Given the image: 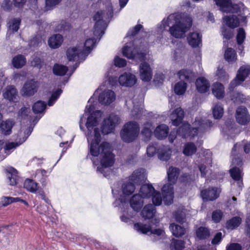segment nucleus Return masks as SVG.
<instances>
[{"mask_svg":"<svg viewBox=\"0 0 250 250\" xmlns=\"http://www.w3.org/2000/svg\"><path fill=\"white\" fill-rule=\"evenodd\" d=\"M93 109V105L86 106L85 113L81 118L80 127L82 130L83 129L82 124L87 118L85 135L89 143L90 153L93 157H100V165L97 167L96 170L103 173L105 177H107L112 172L109 167L114 163V155L111 152V146L109 143L103 142L99 144L101 134L98 126L102 113L99 110L91 113Z\"/></svg>","mask_w":250,"mask_h":250,"instance_id":"1","label":"nucleus"},{"mask_svg":"<svg viewBox=\"0 0 250 250\" xmlns=\"http://www.w3.org/2000/svg\"><path fill=\"white\" fill-rule=\"evenodd\" d=\"M192 19L188 16L182 17L180 15H170L167 20H164L162 23L164 28L169 27L170 34L175 38L181 39L185 37V34L191 26Z\"/></svg>","mask_w":250,"mask_h":250,"instance_id":"2","label":"nucleus"},{"mask_svg":"<svg viewBox=\"0 0 250 250\" xmlns=\"http://www.w3.org/2000/svg\"><path fill=\"white\" fill-rule=\"evenodd\" d=\"M212 126V123L206 120L203 116L196 117L192 128L188 123H184L177 131V134L184 138L193 137L198 133H203L208 130Z\"/></svg>","mask_w":250,"mask_h":250,"instance_id":"3","label":"nucleus"},{"mask_svg":"<svg viewBox=\"0 0 250 250\" xmlns=\"http://www.w3.org/2000/svg\"><path fill=\"white\" fill-rule=\"evenodd\" d=\"M167 176L169 183L165 185L162 191L164 196V201L166 205H170L173 202L174 191L173 185L175 183L178 175L179 169L176 167H170L167 170Z\"/></svg>","mask_w":250,"mask_h":250,"instance_id":"4","label":"nucleus"},{"mask_svg":"<svg viewBox=\"0 0 250 250\" xmlns=\"http://www.w3.org/2000/svg\"><path fill=\"white\" fill-rule=\"evenodd\" d=\"M113 10L111 6L107 8V12L105 14L103 11H98L94 15L93 18L96 21L94 26V35L96 37H101L104 34L103 30L105 27V20L112 17Z\"/></svg>","mask_w":250,"mask_h":250,"instance_id":"5","label":"nucleus"},{"mask_svg":"<svg viewBox=\"0 0 250 250\" xmlns=\"http://www.w3.org/2000/svg\"><path fill=\"white\" fill-rule=\"evenodd\" d=\"M140 133L139 125L136 122L126 123L122 129L120 135L125 142L130 143L136 139Z\"/></svg>","mask_w":250,"mask_h":250,"instance_id":"6","label":"nucleus"},{"mask_svg":"<svg viewBox=\"0 0 250 250\" xmlns=\"http://www.w3.org/2000/svg\"><path fill=\"white\" fill-rule=\"evenodd\" d=\"M250 74V65L241 66L237 72L236 77L231 82L229 88L232 89L235 86L241 84Z\"/></svg>","mask_w":250,"mask_h":250,"instance_id":"7","label":"nucleus"},{"mask_svg":"<svg viewBox=\"0 0 250 250\" xmlns=\"http://www.w3.org/2000/svg\"><path fill=\"white\" fill-rule=\"evenodd\" d=\"M119 123V117L115 115L111 114L105 119L103 122L102 132L104 134H107L113 131L116 125Z\"/></svg>","mask_w":250,"mask_h":250,"instance_id":"8","label":"nucleus"},{"mask_svg":"<svg viewBox=\"0 0 250 250\" xmlns=\"http://www.w3.org/2000/svg\"><path fill=\"white\" fill-rule=\"evenodd\" d=\"M39 84L34 80L27 81L24 84L21 91V93L24 96H31L37 92Z\"/></svg>","mask_w":250,"mask_h":250,"instance_id":"9","label":"nucleus"},{"mask_svg":"<svg viewBox=\"0 0 250 250\" xmlns=\"http://www.w3.org/2000/svg\"><path fill=\"white\" fill-rule=\"evenodd\" d=\"M242 146L245 153H248L250 151V143L246 141H243L242 144H237L234 145L231 152V156L233 157L232 158V165L238 166L240 165L242 161L239 156H236V151L237 149L241 148Z\"/></svg>","mask_w":250,"mask_h":250,"instance_id":"10","label":"nucleus"},{"mask_svg":"<svg viewBox=\"0 0 250 250\" xmlns=\"http://www.w3.org/2000/svg\"><path fill=\"white\" fill-rule=\"evenodd\" d=\"M214 1L223 12L236 13L239 9L238 5L233 4L230 0H214Z\"/></svg>","mask_w":250,"mask_h":250,"instance_id":"11","label":"nucleus"},{"mask_svg":"<svg viewBox=\"0 0 250 250\" xmlns=\"http://www.w3.org/2000/svg\"><path fill=\"white\" fill-rule=\"evenodd\" d=\"M236 122L242 125H245L250 121V115L247 108L244 106H240L237 108L235 113Z\"/></svg>","mask_w":250,"mask_h":250,"instance_id":"12","label":"nucleus"},{"mask_svg":"<svg viewBox=\"0 0 250 250\" xmlns=\"http://www.w3.org/2000/svg\"><path fill=\"white\" fill-rule=\"evenodd\" d=\"M116 94L112 90L106 89L99 93L98 101L104 105H109L115 101Z\"/></svg>","mask_w":250,"mask_h":250,"instance_id":"13","label":"nucleus"},{"mask_svg":"<svg viewBox=\"0 0 250 250\" xmlns=\"http://www.w3.org/2000/svg\"><path fill=\"white\" fill-rule=\"evenodd\" d=\"M136 76L131 73L125 72L121 75L118 78V82L120 85L125 87H131L136 83Z\"/></svg>","mask_w":250,"mask_h":250,"instance_id":"14","label":"nucleus"},{"mask_svg":"<svg viewBox=\"0 0 250 250\" xmlns=\"http://www.w3.org/2000/svg\"><path fill=\"white\" fill-rule=\"evenodd\" d=\"M84 54L79 47H70L66 51V56L69 61L84 60L85 57Z\"/></svg>","mask_w":250,"mask_h":250,"instance_id":"15","label":"nucleus"},{"mask_svg":"<svg viewBox=\"0 0 250 250\" xmlns=\"http://www.w3.org/2000/svg\"><path fill=\"white\" fill-rule=\"evenodd\" d=\"M123 54L124 56L128 59H138L140 60L144 59V54L143 53H139L137 52L135 47L131 43L127 44L123 48Z\"/></svg>","mask_w":250,"mask_h":250,"instance_id":"16","label":"nucleus"},{"mask_svg":"<svg viewBox=\"0 0 250 250\" xmlns=\"http://www.w3.org/2000/svg\"><path fill=\"white\" fill-rule=\"evenodd\" d=\"M135 189L134 184L131 181H129L128 179L124 182L122 186L123 196H121V198L119 199L122 206H124V204H126L125 199H124V197L132 194L134 192Z\"/></svg>","mask_w":250,"mask_h":250,"instance_id":"17","label":"nucleus"},{"mask_svg":"<svg viewBox=\"0 0 250 250\" xmlns=\"http://www.w3.org/2000/svg\"><path fill=\"white\" fill-rule=\"evenodd\" d=\"M139 73L141 79L144 82H148L152 79V69L146 62H142L140 64Z\"/></svg>","mask_w":250,"mask_h":250,"instance_id":"18","label":"nucleus"},{"mask_svg":"<svg viewBox=\"0 0 250 250\" xmlns=\"http://www.w3.org/2000/svg\"><path fill=\"white\" fill-rule=\"evenodd\" d=\"M134 227L135 229L144 234L150 231L151 233L156 234L158 236H163L165 233L164 231L162 229H157L152 230L150 225L143 224L141 223L135 224Z\"/></svg>","mask_w":250,"mask_h":250,"instance_id":"19","label":"nucleus"},{"mask_svg":"<svg viewBox=\"0 0 250 250\" xmlns=\"http://www.w3.org/2000/svg\"><path fill=\"white\" fill-rule=\"evenodd\" d=\"M220 190L216 188H209L201 192V195L203 200L213 201L217 199L219 195Z\"/></svg>","mask_w":250,"mask_h":250,"instance_id":"20","label":"nucleus"},{"mask_svg":"<svg viewBox=\"0 0 250 250\" xmlns=\"http://www.w3.org/2000/svg\"><path fill=\"white\" fill-rule=\"evenodd\" d=\"M32 129L28 125H22L16 133V141L20 145L23 143L31 134Z\"/></svg>","mask_w":250,"mask_h":250,"instance_id":"21","label":"nucleus"},{"mask_svg":"<svg viewBox=\"0 0 250 250\" xmlns=\"http://www.w3.org/2000/svg\"><path fill=\"white\" fill-rule=\"evenodd\" d=\"M184 116V111L181 107H178L172 111L169 116V118L172 125L177 126L182 123Z\"/></svg>","mask_w":250,"mask_h":250,"instance_id":"22","label":"nucleus"},{"mask_svg":"<svg viewBox=\"0 0 250 250\" xmlns=\"http://www.w3.org/2000/svg\"><path fill=\"white\" fill-rule=\"evenodd\" d=\"M3 96L9 101L14 102L18 99V91L14 86H8L3 91Z\"/></svg>","mask_w":250,"mask_h":250,"instance_id":"23","label":"nucleus"},{"mask_svg":"<svg viewBox=\"0 0 250 250\" xmlns=\"http://www.w3.org/2000/svg\"><path fill=\"white\" fill-rule=\"evenodd\" d=\"M195 84L197 91L200 93L207 92L210 87L209 82L204 77L198 78Z\"/></svg>","mask_w":250,"mask_h":250,"instance_id":"24","label":"nucleus"},{"mask_svg":"<svg viewBox=\"0 0 250 250\" xmlns=\"http://www.w3.org/2000/svg\"><path fill=\"white\" fill-rule=\"evenodd\" d=\"M15 123L12 120H6L2 121L0 123V131L1 133L4 135H9L12 133V128H13Z\"/></svg>","mask_w":250,"mask_h":250,"instance_id":"25","label":"nucleus"},{"mask_svg":"<svg viewBox=\"0 0 250 250\" xmlns=\"http://www.w3.org/2000/svg\"><path fill=\"white\" fill-rule=\"evenodd\" d=\"M202 36L198 31L190 33L188 36V41L193 47L198 46L201 43Z\"/></svg>","mask_w":250,"mask_h":250,"instance_id":"26","label":"nucleus"},{"mask_svg":"<svg viewBox=\"0 0 250 250\" xmlns=\"http://www.w3.org/2000/svg\"><path fill=\"white\" fill-rule=\"evenodd\" d=\"M144 204L143 199L140 194H134L130 200V205L135 211H138L142 208Z\"/></svg>","mask_w":250,"mask_h":250,"instance_id":"27","label":"nucleus"},{"mask_svg":"<svg viewBox=\"0 0 250 250\" xmlns=\"http://www.w3.org/2000/svg\"><path fill=\"white\" fill-rule=\"evenodd\" d=\"M155 190L151 185L145 184L141 186L138 194L143 199H148L152 196Z\"/></svg>","mask_w":250,"mask_h":250,"instance_id":"28","label":"nucleus"},{"mask_svg":"<svg viewBox=\"0 0 250 250\" xmlns=\"http://www.w3.org/2000/svg\"><path fill=\"white\" fill-rule=\"evenodd\" d=\"M168 132V127L166 125L162 124L156 127L154 131V134L158 139H163L167 137Z\"/></svg>","mask_w":250,"mask_h":250,"instance_id":"29","label":"nucleus"},{"mask_svg":"<svg viewBox=\"0 0 250 250\" xmlns=\"http://www.w3.org/2000/svg\"><path fill=\"white\" fill-rule=\"evenodd\" d=\"M146 172L144 169H138L133 171L128 178V180L132 182L137 183L139 181H143L146 178Z\"/></svg>","mask_w":250,"mask_h":250,"instance_id":"30","label":"nucleus"},{"mask_svg":"<svg viewBox=\"0 0 250 250\" xmlns=\"http://www.w3.org/2000/svg\"><path fill=\"white\" fill-rule=\"evenodd\" d=\"M188 215V210L185 208H178L173 212V217L177 222L183 224L186 221L187 216Z\"/></svg>","mask_w":250,"mask_h":250,"instance_id":"31","label":"nucleus"},{"mask_svg":"<svg viewBox=\"0 0 250 250\" xmlns=\"http://www.w3.org/2000/svg\"><path fill=\"white\" fill-rule=\"evenodd\" d=\"M158 158L162 161H167L170 158L171 149L167 146H159L157 151Z\"/></svg>","mask_w":250,"mask_h":250,"instance_id":"32","label":"nucleus"},{"mask_svg":"<svg viewBox=\"0 0 250 250\" xmlns=\"http://www.w3.org/2000/svg\"><path fill=\"white\" fill-rule=\"evenodd\" d=\"M63 42L62 37L60 34H55L51 36L48 40L49 46L53 49L59 48Z\"/></svg>","mask_w":250,"mask_h":250,"instance_id":"33","label":"nucleus"},{"mask_svg":"<svg viewBox=\"0 0 250 250\" xmlns=\"http://www.w3.org/2000/svg\"><path fill=\"white\" fill-rule=\"evenodd\" d=\"M212 94L218 99H222L225 95L224 86L219 83L213 84L211 87Z\"/></svg>","mask_w":250,"mask_h":250,"instance_id":"34","label":"nucleus"},{"mask_svg":"<svg viewBox=\"0 0 250 250\" xmlns=\"http://www.w3.org/2000/svg\"><path fill=\"white\" fill-rule=\"evenodd\" d=\"M197 238L200 240H204L208 238L210 236V231L208 228L200 227L195 231Z\"/></svg>","mask_w":250,"mask_h":250,"instance_id":"35","label":"nucleus"},{"mask_svg":"<svg viewBox=\"0 0 250 250\" xmlns=\"http://www.w3.org/2000/svg\"><path fill=\"white\" fill-rule=\"evenodd\" d=\"M226 24L231 28H234L239 25V21L237 17L234 15L225 16L223 18Z\"/></svg>","mask_w":250,"mask_h":250,"instance_id":"36","label":"nucleus"},{"mask_svg":"<svg viewBox=\"0 0 250 250\" xmlns=\"http://www.w3.org/2000/svg\"><path fill=\"white\" fill-rule=\"evenodd\" d=\"M26 60L22 55H18L15 56L12 60V64L16 68H21L25 65Z\"/></svg>","mask_w":250,"mask_h":250,"instance_id":"37","label":"nucleus"},{"mask_svg":"<svg viewBox=\"0 0 250 250\" xmlns=\"http://www.w3.org/2000/svg\"><path fill=\"white\" fill-rule=\"evenodd\" d=\"M169 229L173 235L177 237L183 236L186 232L185 228L175 223L171 224Z\"/></svg>","mask_w":250,"mask_h":250,"instance_id":"38","label":"nucleus"},{"mask_svg":"<svg viewBox=\"0 0 250 250\" xmlns=\"http://www.w3.org/2000/svg\"><path fill=\"white\" fill-rule=\"evenodd\" d=\"M155 213V208L151 204H148L146 206L141 212L142 217L145 219H150L152 218Z\"/></svg>","mask_w":250,"mask_h":250,"instance_id":"39","label":"nucleus"},{"mask_svg":"<svg viewBox=\"0 0 250 250\" xmlns=\"http://www.w3.org/2000/svg\"><path fill=\"white\" fill-rule=\"evenodd\" d=\"M24 188L32 193H35L38 190L39 186L38 184L35 181L26 179L24 182Z\"/></svg>","mask_w":250,"mask_h":250,"instance_id":"40","label":"nucleus"},{"mask_svg":"<svg viewBox=\"0 0 250 250\" xmlns=\"http://www.w3.org/2000/svg\"><path fill=\"white\" fill-rule=\"evenodd\" d=\"M225 60L229 63H233L237 60V54L235 51L231 48H228L225 52Z\"/></svg>","mask_w":250,"mask_h":250,"instance_id":"41","label":"nucleus"},{"mask_svg":"<svg viewBox=\"0 0 250 250\" xmlns=\"http://www.w3.org/2000/svg\"><path fill=\"white\" fill-rule=\"evenodd\" d=\"M242 219L240 217L235 216L228 221L226 224L227 229L232 230L237 228L241 223Z\"/></svg>","mask_w":250,"mask_h":250,"instance_id":"42","label":"nucleus"},{"mask_svg":"<svg viewBox=\"0 0 250 250\" xmlns=\"http://www.w3.org/2000/svg\"><path fill=\"white\" fill-rule=\"evenodd\" d=\"M7 176L9 180V185L14 186L16 184L17 171L13 167H10L7 170Z\"/></svg>","mask_w":250,"mask_h":250,"instance_id":"43","label":"nucleus"},{"mask_svg":"<svg viewBox=\"0 0 250 250\" xmlns=\"http://www.w3.org/2000/svg\"><path fill=\"white\" fill-rule=\"evenodd\" d=\"M212 114L214 119L221 118L224 114V109L221 104H217L213 105L212 108Z\"/></svg>","mask_w":250,"mask_h":250,"instance_id":"44","label":"nucleus"},{"mask_svg":"<svg viewBox=\"0 0 250 250\" xmlns=\"http://www.w3.org/2000/svg\"><path fill=\"white\" fill-rule=\"evenodd\" d=\"M68 70L67 66L56 63L53 67V73L58 76L64 75Z\"/></svg>","mask_w":250,"mask_h":250,"instance_id":"45","label":"nucleus"},{"mask_svg":"<svg viewBox=\"0 0 250 250\" xmlns=\"http://www.w3.org/2000/svg\"><path fill=\"white\" fill-rule=\"evenodd\" d=\"M143 107L144 106L141 103L139 104L134 105L133 110L131 111L130 115L131 117L135 119L140 118L144 113Z\"/></svg>","mask_w":250,"mask_h":250,"instance_id":"46","label":"nucleus"},{"mask_svg":"<svg viewBox=\"0 0 250 250\" xmlns=\"http://www.w3.org/2000/svg\"><path fill=\"white\" fill-rule=\"evenodd\" d=\"M187 88V83L181 81L175 84L174 90L176 94L182 95L185 93Z\"/></svg>","mask_w":250,"mask_h":250,"instance_id":"47","label":"nucleus"},{"mask_svg":"<svg viewBox=\"0 0 250 250\" xmlns=\"http://www.w3.org/2000/svg\"><path fill=\"white\" fill-rule=\"evenodd\" d=\"M20 201L21 199L19 197L3 196L0 199V207H5L12 203L20 202Z\"/></svg>","mask_w":250,"mask_h":250,"instance_id":"48","label":"nucleus"},{"mask_svg":"<svg viewBox=\"0 0 250 250\" xmlns=\"http://www.w3.org/2000/svg\"><path fill=\"white\" fill-rule=\"evenodd\" d=\"M196 146L193 143H188L184 146L183 153L186 156H191L196 152Z\"/></svg>","mask_w":250,"mask_h":250,"instance_id":"49","label":"nucleus"},{"mask_svg":"<svg viewBox=\"0 0 250 250\" xmlns=\"http://www.w3.org/2000/svg\"><path fill=\"white\" fill-rule=\"evenodd\" d=\"M96 43L95 39L94 38L89 39L86 40L84 43L85 49L83 51L85 57L87 55L89 51L93 48Z\"/></svg>","mask_w":250,"mask_h":250,"instance_id":"50","label":"nucleus"},{"mask_svg":"<svg viewBox=\"0 0 250 250\" xmlns=\"http://www.w3.org/2000/svg\"><path fill=\"white\" fill-rule=\"evenodd\" d=\"M230 172L234 180L237 181L239 183L242 182V174L239 168L234 167L230 170Z\"/></svg>","mask_w":250,"mask_h":250,"instance_id":"51","label":"nucleus"},{"mask_svg":"<svg viewBox=\"0 0 250 250\" xmlns=\"http://www.w3.org/2000/svg\"><path fill=\"white\" fill-rule=\"evenodd\" d=\"M21 23V20L19 18L12 19L8 23L9 30L13 32H16L18 30Z\"/></svg>","mask_w":250,"mask_h":250,"instance_id":"52","label":"nucleus"},{"mask_svg":"<svg viewBox=\"0 0 250 250\" xmlns=\"http://www.w3.org/2000/svg\"><path fill=\"white\" fill-rule=\"evenodd\" d=\"M20 145L19 143L16 141L15 142H7L6 143L4 147L5 152L7 154H9L14 149Z\"/></svg>","mask_w":250,"mask_h":250,"instance_id":"53","label":"nucleus"},{"mask_svg":"<svg viewBox=\"0 0 250 250\" xmlns=\"http://www.w3.org/2000/svg\"><path fill=\"white\" fill-rule=\"evenodd\" d=\"M151 126L150 124L147 123L145 125L142 129L141 133L146 140H149L152 135Z\"/></svg>","mask_w":250,"mask_h":250,"instance_id":"54","label":"nucleus"},{"mask_svg":"<svg viewBox=\"0 0 250 250\" xmlns=\"http://www.w3.org/2000/svg\"><path fill=\"white\" fill-rule=\"evenodd\" d=\"M46 107V104L42 101L35 103L33 106V110L36 114L42 112Z\"/></svg>","mask_w":250,"mask_h":250,"instance_id":"55","label":"nucleus"},{"mask_svg":"<svg viewBox=\"0 0 250 250\" xmlns=\"http://www.w3.org/2000/svg\"><path fill=\"white\" fill-rule=\"evenodd\" d=\"M170 247L172 250H183L185 248V243L182 240H173Z\"/></svg>","mask_w":250,"mask_h":250,"instance_id":"56","label":"nucleus"},{"mask_svg":"<svg viewBox=\"0 0 250 250\" xmlns=\"http://www.w3.org/2000/svg\"><path fill=\"white\" fill-rule=\"evenodd\" d=\"M153 204L155 206H160L162 202V198L161 193L156 190L154 191L151 196Z\"/></svg>","mask_w":250,"mask_h":250,"instance_id":"57","label":"nucleus"},{"mask_svg":"<svg viewBox=\"0 0 250 250\" xmlns=\"http://www.w3.org/2000/svg\"><path fill=\"white\" fill-rule=\"evenodd\" d=\"M30 112V108L23 107L21 108L18 112V118L19 120L28 119V113Z\"/></svg>","mask_w":250,"mask_h":250,"instance_id":"58","label":"nucleus"},{"mask_svg":"<svg viewBox=\"0 0 250 250\" xmlns=\"http://www.w3.org/2000/svg\"><path fill=\"white\" fill-rule=\"evenodd\" d=\"M191 72L189 70L183 69L179 71L178 75L180 80L182 81H188L190 77Z\"/></svg>","mask_w":250,"mask_h":250,"instance_id":"59","label":"nucleus"},{"mask_svg":"<svg viewBox=\"0 0 250 250\" xmlns=\"http://www.w3.org/2000/svg\"><path fill=\"white\" fill-rule=\"evenodd\" d=\"M62 92V90L61 89H58L53 93L48 103L49 106H51L59 98Z\"/></svg>","mask_w":250,"mask_h":250,"instance_id":"60","label":"nucleus"},{"mask_svg":"<svg viewBox=\"0 0 250 250\" xmlns=\"http://www.w3.org/2000/svg\"><path fill=\"white\" fill-rule=\"evenodd\" d=\"M158 149L159 146L157 144L150 145L147 147V154L148 156L152 157L154 156L156 152L157 153Z\"/></svg>","mask_w":250,"mask_h":250,"instance_id":"61","label":"nucleus"},{"mask_svg":"<svg viewBox=\"0 0 250 250\" xmlns=\"http://www.w3.org/2000/svg\"><path fill=\"white\" fill-rule=\"evenodd\" d=\"M62 0H45V10L47 11L53 8L58 4Z\"/></svg>","mask_w":250,"mask_h":250,"instance_id":"62","label":"nucleus"},{"mask_svg":"<svg viewBox=\"0 0 250 250\" xmlns=\"http://www.w3.org/2000/svg\"><path fill=\"white\" fill-rule=\"evenodd\" d=\"M246 38V34L243 28H240L238 30L237 35V42L238 44H241Z\"/></svg>","mask_w":250,"mask_h":250,"instance_id":"63","label":"nucleus"},{"mask_svg":"<svg viewBox=\"0 0 250 250\" xmlns=\"http://www.w3.org/2000/svg\"><path fill=\"white\" fill-rule=\"evenodd\" d=\"M217 75L218 76L220 80L222 81H227L229 78V75L223 69H218Z\"/></svg>","mask_w":250,"mask_h":250,"instance_id":"64","label":"nucleus"}]
</instances>
